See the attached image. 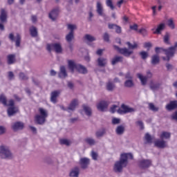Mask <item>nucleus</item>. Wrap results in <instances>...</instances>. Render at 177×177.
Wrapping results in <instances>:
<instances>
[{
	"instance_id": "obj_28",
	"label": "nucleus",
	"mask_w": 177,
	"mask_h": 177,
	"mask_svg": "<svg viewBox=\"0 0 177 177\" xmlns=\"http://www.w3.org/2000/svg\"><path fill=\"white\" fill-rule=\"evenodd\" d=\"M78 104V100H73L70 103L68 110H70L71 111H74L75 110V107H77V105Z\"/></svg>"
},
{
	"instance_id": "obj_62",
	"label": "nucleus",
	"mask_w": 177,
	"mask_h": 177,
	"mask_svg": "<svg viewBox=\"0 0 177 177\" xmlns=\"http://www.w3.org/2000/svg\"><path fill=\"white\" fill-rule=\"evenodd\" d=\"M153 46V44H151V42H145L144 44V48H148V50H150V48Z\"/></svg>"
},
{
	"instance_id": "obj_43",
	"label": "nucleus",
	"mask_w": 177,
	"mask_h": 177,
	"mask_svg": "<svg viewBox=\"0 0 177 177\" xmlns=\"http://www.w3.org/2000/svg\"><path fill=\"white\" fill-rule=\"evenodd\" d=\"M127 45L130 50H133V49L138 48V44L134 42L133 44H131V42L127 41Z\"/></svg>"
},
{
	"instance_id": "obj_53",
	"label": "nucleus",
	"mask_w": 177,
	"mask_h": 177,
	"mask_svg": "<svg viewBox=\"0 0 177 177\" xmlns=\"http://www.w3.org/2000/svg\"><path fill=\"white\" fill-rule=\"evenodd\" d=\"M60 143L61 145H65V146H70V145H71V142H70V140L67 139L60 140Z\"/></svg>"
},
{
	"instance_id": "obj_56",
	"label": "nucleus",
	"mask_w": 177,
	"mask_h": 177,
	"mask_svg": "<svg viewBox=\"0 0 177 177\" xmlns=\"http://www.w3.org/2000/svg\"><path fill=\"white\" fill-rule=\"evenodd\" d=\"M138 32L140 33V34H142V35L143 36V37H147V30H146V29H145V28H141V29H140L139 30H138Z\"/></svg>"
},
{
	"instance_id": "obj_35",
	"label": "nucleus",
	"mask_w": 177,
	"mask_h": 177,
	"mask_svg": "<svg viewBox=\"0 0 177 177\" xmlns=\"http://www.w3.org/2000/svg\"><path fill=\"white\" fill-rule=\"evenodd\" d=\"M16 62V55L11 54L8 55V64H13Z\"/></svg>"
},
{
	"instance_id": "obj_33",
	"label": "nucleus",
	"mask_w": 177,
	"mask_h": 177,
	"mask_svg": "<svg viewBox=\"0 0 177 177\" xmlns=\"http://www.w3.org/2000/svg\"><path fill=\"white\" fill-rule=\"evenodd\" d=\"M106 135V129H101L95 132L96 138H103Z\"/></svg>"
},
{
	"instance_id": "obj_37",
	"label": "nucleus",
	"mask_w": 177,
	"mask_h": 177,
	"mask_svg": "<svg viewBox=\"0 0 177 177\" xmlns=\"http://www.w3.org/2000/svg\"><path fill=\"white\" fill-rule=\"evenodd\" d=\"M73 39H74V33H73V32H69L66 36V41L68 44H71Z\"/></svg>"
},
{
	"instance_id": "obj_11",
	"label": "nucleus",
	"mask_w": 177,
	"mask_h": 177,
	"mask_svg": "<svg viewBox=\"0 0 177 177\" xmlns=\"http://www.w3.org/2000/svg\"><path fill=\"white\" fill-rule=\"evenodd\" d=\"M24 129V123L23 122H15L11 125V129L14 132H17V131H21Z\"/></svg>"
},
{
	"instance_id": "obj_47",
	"label": "nucleus",
	"mask_w": 177,
	"mask_h": 177,
	"mask_svg": "<svg viewBox=\"0 0 177 177\" xmlns=\"http://www.w3.org/2000/svg\"><path fill=\"white\" fill-rule=\"evenodd\" d=\"M145 140H146L147 143H153V137H151L149 133L145 134Z\"/></svg>"
},
{
	"instance_id": "obj_51",
	"label": "nucleus",
	"mask_w": 177,
	"mask_h": 177,
	"mask_svg": "<svg viewBox=\"0 0 177 177\" xmlns=\"http://www.w3.org/2000/svg\"><path fill=\"white\" fill-rule=\"evenodd\" d=\"M68 30H70L69 32L74 34V30H77V26L73 24H68Z\"/></svg>"
},
{
	"instance_id": "obj_45",
	"label": "nucleus",
	"mask_w": 177,
	"mask_h": 177,
	"mask_svg": "<svg viewBox=\"0 0 177 177\" xmlns=\"http://www.w3.org/2000/svg\"><path fill=\"white\" fill-rule=\"evenodd\" d=\"M19 79L21 81H28V77L23 72L19 73Z\"/></svg>"
},
{
	"instance_id": "obj_34",
	"label": "nucleus",
	"mask_w": 177,
	"mask_h": 177,
	"mask_svg": "<svg viewBox=\"0 0 177 177\" xmlns=\"http://www.w3.org/2000/svg\"><path fill=\"white\" fill-rule=\"evenodd\" d=\"M160 86H161V84L153 83V82H151L149 85V88L151 91H157L158 89H160Z\"/></svg>"
},
{
	"instance_id": "obj_10",
	"label": "nucleus",
	"mask_w": 177,
	"mask_h": 177,
	"mask_svg": "<svg viewBox=\"0 0 177 177\" xmlns=\"http://www.w3.org/2000/svg\"><path fill=\"white\" fill-rule=\"evenodd\" d=\"M136 110L133 108H131L124 104H122L121 109L118 110L119 114H127V113H135Z\"/></svg>"
},
{
	"instance_id": "obj_54",
	"label": "nucleus",
	"mask_w": 177,
	"mask_h": 177,
	"mask_svg": "<svg viewBox=\"0 0 177 177\" xmlns=\"http://www.w3.org/2000/svg\"><path fill=\"white\" fill-rule=\"evenodd\" d=\"M103 39L105 42H110V35L108 32H104L103 35Z\"/></svg>"
},
{
	"instance_id": "obj_17",
	"label": "nucleus",
	"mask_w": 177,
	"mask_h": 177,
	"mask_svg": "<svg viewBox=\"0 0 177 177\" xmlns=\"http://www.w3.org/2000/svg\"><path fill=\"white\" fill-rule=\"evenodd\" d=\"M154 146L159 149H165L167 147V142L164 140H157L154 142Z\"/></svg>"
},
{
	"instance_id": "obj_52",
	"label": "nucleus",
	"mask_w": 177,
	"mask_h": 177,
	"mask_svg": "<svg viewBox=\"0 0 177 177\" xmlns=\"http://www.w3.org/2000/svg\"><path fill=\"white\" fill-rule=\"evenodd\" d=\"M44 162H46V164H48L49 165H50L51 164H53V160H52L51 157L47 156L44 158Z\"/></svg>"
},
{
	"instance_id": "obj_38",
	"label": "nucleus",
	"mask_w": 177,
	"mask_h": 177,
	"mask_svg": "<svg viewBox=\"0 0 177 177\" xmlns=\"http://www.w3.org/2000/svg\"><path fill=\"white\" fill-rule=\"evenodd\" d=\"M0 103L3 104V106H8V98L5 94H1L0 95Z\"/></svg>"
},
{
	"instance_id": "obj_63",
	"label": "nucleus",
	"mask_w": 177,
	"mask_h": 177,
	"mask_svg": "<svg viewBox=\"0 0 177 177\" xmlns=\"http://www.w3.org/2000/svg\"><path fill=\"white\" fill-rule=\"evenodd\" d=\"M7 106H8V107H15V100H10L8 101V104H7Z\"/></svg>"
},
{
	"instance_id": "obj_61",
	"label": "nucleus",
	"mask_w": 177,
	"mask_h": 177,
	"mask_svg": "<svg viewBox=\"0 0 177 177\" xmlns=\"http://www.w3.org/2000/svg\"><path fill=\"white\" fill-rule=\"evenodd\" d=\"M6 133V127L3 126H0V136L3 135Z\"/></svg>"
},
{
	"instance_id": "obj_60",
	"label": "nucleus",
	"mask_w": 177,
	"mask_h": 177,
	"mask_svg": "<svg viewBox=\"0 0 177 177\" xmlns=\"http://www.w3.org/2000/svg\"><path fill=\"white\" fill-rule=\"evenodd\" d=\"M8 77V80L10 81H12V80H15V73H13V72L12 71H9Z\"/></svg>"
},
{
	"instance_id": "obj_44",
	"label": "nucleus",
	"mask_w": 177,
	"mask_h": 177,
	"mask_svg": "<svg viewBox=\"0 0 177 177\" xmlns=\"http://www.w3.org/2000/svg\"><path fill=\"white\" fill-rule=\"evenodd\" d=\"M85 142L90 146H94V145H96V141L95 140V139H93L92 138H86Z\"/></svg>"
},
{
	"instance_id": "obj_4",
	"label": "nucleus",
	"mask_w": 177,
	"mask_h": 177,
	"mask_svg": "<svg viewBox=\"0 0 177 177\" xmlns=\"http://www.w3.org/2000/svg\"><path fill=\"white\" fill-rule=\"evenodd\" d=\"M39 111L40 115H37L35 120L39 125H44L46 121V118H48V111L43 108H39Z\"/></svg>"
},
{
	"instance_id": "obj_58",
	"label": "nucleus",
	"mask_w": 177,
	"mask_h": 177,
	"mask_svg": "<svg viewBox=\"0 0 177 177\" xmlns=\"http://www.w3.org/2000/svg\"><path fill=\"white\" fill-rule=\"evenodd\" d=\"M129 28L133 31H138V28H139V26H138V24H133V25H130Z\"/></svg>"
},
{
	"instance_id": "obj_23",
	"label": "nucleus",
	"mask_w": 177,
	"mask_h": 177,
	"mask_svg": "<svg viewBox=\"0 0 177 177\" xmlns=\"http://www.w3.org/2000/svg\"><path fill=\"white\" fill-rule=\"evenodd\" d=\"M124 62V57L122 56H115L111 61L112 66H115L118 63H122Z\"/></svg>"
},
{
	"instance_id": "obj_32",
	"label": "nucleus",
	"mask_w": 177,
	"mask_h": 177,
	"mask_svg": "<svg viewBox=\"0 0 177 177\" xmlns=\"http://www.w3.org/2000/svg\"><path fill=\"white\" fill-rule=\"evenodd\" d=\"M125 88H133L135 86V83L133 80H126L124 84Z\"/></svg>"
},
{
	"instance_id": "obj_42",
	"label": "nucleus",
	"mask_w": 177,
	"mask_h": 177,
	"mask_svg": "<svg viewBox=\"0 0 177 177\" xmlns=\"http://www.w3.org/2000/svg\"><path fill=\"white\" fill-rule=\"evenodd\" d=\"M84 38L86 41H88V42H93V41H96V38L89 34L85 35Z\"/></svg>"
},
{
	"instance_id": "obj_41",
	"label": "nucleus",
	"mask_w": 177,
	"mask_h": 177,
	"mask_svg": "<svg viewBox=\"0 0 177 177\" xmlns=\"http://www.w3.org/2000/svg\"><path fill=\"white\" fill-rule=\"evenodd\" d=\"M160 139H170L171 138V133L168 131H162L160 136Z\"/></svg>"
},
{
	"instance_id": "obj_22",
	"label": "nucleus",
	"mask_w": 177,
	"mask_h": 177,
	"mask_svg": "<svg viewBox=\"0 0 177 177\" xmlns=\"http://www.w3.org/2000/svg\"><path fill=\"white\" fill-rule=\"evenodd\" d=\"M109 104H107V102L102 101L97 104V110H100V111H103L104 110H106Z\"/></svg>"
},
{
	"instance_id": "obj_14",
	"label": "nucleus",
	"mask_w": 177,
	"mask_h": 177,
	"mask_svg": "<svg viewBox=\"0 0 177 177\" xmlns=\"http://www.w3.org/2000/svg\"><path fill=\"white\" fill-rule=\"evenodd\" d=\"M108 28L109 30H115L116 34H121V32H122V29L121 28V26L115 24H108Z\"/></svg>"
},
{
	"instance_id": "obj_27",
	"label": "nucleus",
	"mask_w": 177,
	"mask_h": 177,
	"mask_svg": "<svg viewBox=\"0 0 177 177\" xmlns=\"http://www.w3.org/2000/svg\"><path fill=\"white\" fill-rule=\"evenodd\" d=\"M99 67H106L107 66V59L104 57H99L97 59Z\"/></svg>"
},
{
	"instance_id": "obj_55",
	"label": "nucleus",
	"mask_w": 177,
	"mask_h": 177,
	"mask_svg": "<svg viewBox=\"0 0 177 177\" xmlns=\"http://www.w3.org/2000/svg\"><path fill=\"white\" fill-rule=\"evenodd\" d=\"M169 34L168 32H166L165 37H164V42L165 44H169Z\"/></svg>"
},
{
	"instance_id": "obj_30",
	"label": "nucleus",
	"mask_w": 177,
	"mask_h": 177,
	"mask_svg": "<svg viewBox=\"0 0 177 177\" xmlns=\"http://www.w3.org/2000/svg\"><path fill=\"white\" fill-rule=\"evenodd\" d=\"M115 132L119 136L124 135V132H125V127L123 125L118 126L116 127Z\"/></svg>"
},
{
	"instance_id": "obj_12",
	"label": "nucleus",
	"mask_w": 177,
	"mask_h": 177,
	"mask_svg": "<svg viewBox=\"0 0 177 177\" xmlns=\"http://www.w3.org/2000/svg\"><path fill=\"white\" fill-rule=\"evenodd\" d=\"M91 164V159L88 158H82L80 160V165L82 169H87Z\"/></svg>"
},
{
	"instance_id": "obj_13",
	"label": "nucleus",
	"mask_w": 177,
	"mask_h": 177,
	"mask_svg": "<svg viewBox=\"0 0 177 177\" xmlns=\"http://www.w3.org/2000/svg\"><path fill=\"white\" fill-rule=\"evenodd\" d=\"M175 50H176V49L174 46L167 49H162V52H165V55H166L167 57H169L170 59L171 57H174Z\"/></svg>"
},
{
	"instance_id": "obj_9",
	"label": "nucleus",
	"mask_w": 177,
	"mask_h": 177,
	"mask_svg": "<svg viewBox=\"0 0 177 177\" xmlns=\"http://www.w3.org/2000/svg\"><path fill=\"white\" fill-rule=\"evenodd\" d=\"M138 167L141 168V169H147V168H150L151 167V160L149 159H142L138 160Z\"/></svg>"
},
{
	"instance_id": "obj_18",
	"label": "nucleus",
	"mask_w": 177,
	"mask_h": 177,
	"mask_svg": "<svg viewBox=\"0 0 177 177\" xmlns=\"http://www.w3.org/2000/svg\"><path fill=\"white\" fill-rule=\"evenodd\" d=\"M97 13L99 16H102V17H106V14H104V10H103V6L100 1L97 2Z\"/></svg>"
},
{
	"instance_id": "obj_1",
	"label": "nucleus",
	"mask_w": 177,
	"mask_h": 177,
	"mask_svg": "<svg viewBox=\"0 0 177 177\" xmlns=\"http://www.w3.org/2000/svg\"><path fill=\"white\" fill-rule=\"evenodd\" d=\"M132 160L133 155L132 153H122L119 160L115 162L113 171L115 174H122L124 168L128 167V159Z\"/></svg>"
},
{
	"instance_id": "obj_48",
	"label": "nucleus",
	"mask_w": 177,
	"mask_h": 177,
	"mask_svg": "<svg viewBox=\"0 0 177 177\" xmlns=\"http://www.w3.org/2000/svg\"><path fill=\"white\" fill-rule=\"evenodd\" d=\"M106 6L110 8L111 10H114V9H115V7H114V5H113V0H106Z\"/></svg>"
},
{
	"instance_id": "obj_50",
	"label": "nucleus",
	"mask_w": 177,
	"mask_h": 177,
	"mask_svg": "<svg viewBox=\"0 0 177 177\" xmlns=\"http://www.w3.org/2000/svg\"><path fill=\"white\" fill-rule=\"evenodd\" d=\"M91 156L92 157V159L94 161H97V158L99 157V154H97V152H95V151H92L91 153Z\"/></svg>"
},
{
	"instance_id": "obj_57",
	"label": "nucleus",
	"mask_w": 177,
	"mask_h": 177,
	"mask_svg": "<svg viewBox=\"0 0 177 177\" xmlns=\"http://www.w3.org/2000/svg\"><path fill=\"white\" fill-rule=\"evenodd\" d=\"M124 78H125V80H133V75H132V74H131V72H127L124 75Z\"/></svg>"
},
{
	"instance_id": "obj_21",
	"label": "nucleus",
	"mask_w": 177,
	"mask_h": 177,
	"mask_svg": "<svg viewBox=\"0 0 177 177\" xmlns=\"http://www.w3.org/2000/svg\"><path fill=\"white\" fill-rule=\"evenodd\" d=\"M57 16H59V9H54L49 13V18L51 19L53 21H55L56 19H57Z\"/></svg>"
},
{
	"instance_id": "obj_64",
	"label": "nucleus",
	"mask_w": 177,
	"mask_h": 177,
	"mask_svg": "<svg viewBox=\"0 0 177 177\" xmlns=\"http://www.w3.org/2000/svg\"><path fill=\"white\" fill-rule=\"evenodd\" d=\"M67 85L69 89H73L74 88V83H73L72 82H68Z\"/></svg>"
},
{
	"instance_id": "obj_15",
	"label": "nucleus",
	"mask_w": 177,
	"mask_h": 177,
	"mask_svg": "<svg viewBox=\"0 0 177 177\" xmlns=\"http://www.w3.org/2000/svg\"><path fill=\"white\" fill-rule=\"evenodd\" d=\"M58 77L59 78H67V77H68V75L67 74V71L66 70V66H60Z\"/></svg>"
},
{
	"instance_id": "obj_5",
	"label": "nucleus",
	"mask_w": 177,
	"mask_h": 177,
	"mask_svg": "<svg viewBox=\"0 0 177 177\" xmlns=\"http://www.w3.org/2000/svg\"><path fill=\"white\" fill-rule=\"evenodd\" d=\"M53 50H55V53H62L63 52L62 44L59 43L46 44V50H48L49 53H50Z\"/></svg>"
},
{
	"instance_id": "obj_8",
	"label": "nucleus",
	"mask_w": 177,
	"mask_h": 177,
	"mask_svg": "<svg viewBox=\"0 0 177 177\" xmlns=\"http://www.w3.org/2000/svg\"><path fill=\"white\" fill-rule=\"evenodd\" d=\"M8 38L12 41V42H15V46H17V48L20 46V44L21 42V36L20 34L17 33L15 39V35L13 33H10Z\"/></svg>"
},
{
	"instance_id": "obj_40",
	"label": "nucleus",
	"mask_w": 177,
	"mask_h": 177,
	"mask_svg": "<svg viewBox=\"0 0 177 177\" xmlns=\"http://www.w3.org/2000/svg\"><path fill=\"white\" fill-rule=\"evenodd\" d=\"M30 32L31 37H33L34 38H35V37H38V30L35 26H32L30 28Z\"/></svg>"
},
{
	"instance_id": "obj_26",
	"label": "nucleus",
	"mask_w": 177,
	"mask_h": 177,
	"mask_svg": "<svg viewBox=\"0 0 177 177\" xmlns=\"http://www.w3.org/2000/svg\"><path fill=\"white\" fill-rule=\"evenodd\" d=\"M167 110L171 111L177 109V101H171L169 104L166 106Z\"/></svg>"
},
{
	"instance_id": "obj_16",
	"label": "nucleus",
	"mask_w": 177,
	"mask_h": 177,
	"mask_svg": "<svg viewBox=\"0 0 177 177\" xmlns=\"http://www.w3.org/2000/svg\"><path fill=\"white\" fill-rule=\"evenodd\" d=\"M7 113L8 117H12V115H15L17 113H19V107L16 106H11L8 107L7 109Z\"/></svg>"
},
{
	"instance_id": "obj_59",
	"label": "nucleus",
	"mask_w": 177,
	"mask_h": 177,
	"mask_svg": "<svg viewBox=\"0 0 177 177\" xmlns=\"http://www.w3.org/2000/svg\"><path fill=\"white\" fill-rule=\"evenodd\" d=\"M120 122H121V120H120V118H114L112 120V124H113V125H117L118 124H120Z\"/></svg>"
},
{
	"instance_id": "obj_24",
	"label": "nucleus",
	"mask_w": 177,
	"mask_h": 177,
	"mask_svg": "<svg viewBox=\"0 0 177 177\" xmlns=\"http://www.w3.org/2000/svg\"><path fill=\"white\" fill-rule=\"evenodd\" d=\"M151 64L152 66H157V64H160V56L157 54L152 55Z\"/></svg>"
},
{
	"instance_id": "obj_39",
	"label": "nucleus",
	"mask_w": 177,
	"mask_h": 177,
	"mask_svg": "<svg viewBox=\"0 0 177 177\" xmlns=\"http://www.w3.org/2000/svg\"><path fill=\"white\" fill-rule=\"evenodd\" d=\"M165 28V24H160L158 26L156 30L153 32V34H161V31Z\"/></svg>"
},
{
	"instance_id": "obj_7",
	"label": "nucleus",
	"mask_w": 177,
	"mask_h": 177,
	"mask_svg": "<svg viewBox=\"0 0 177 177\" xmlns=\"http://www.w3.org/2000/svg\"><path fill=\"white\" fill-rule=\"evenodd\" d=\"M115 49L120 53V55H123L125 57H129L131 55H133V50H129V48H120L118 46H114Z\"/></svg>"
},
{
	"instance_id": "obj_49",
	"label": "nucleus",
	"mask_w": 177,
	"mask_h": 177,
	"mask_svg": "<svg viewBox=\"0 0 177 177\" xmlns=\"http://www.w3.org/2000/svg\"><path fill=\"white\" fill-rule=\"evenodd\" d=\"M140 56H141V59H142V60H146V59L149 57V53L146 51H141L140 53Z\"/></svg>"
},
{
	"instance_id": "obj_25",
	"label": "nucleus",
	"mask_w": 177,
	"mask_h": 177,
	"mask_svg": "<svg viewBox=\"0 0 177 177\" xmlns=\"http://www.w3.org/2000/svg\"><path fill=\"white\" fill-rule=\"evenodd\" d=\"M59 95H60V92L57 91H53L50 95V102H52V103H56Z\"/></svg>"
},
{
	"instance_id": "obj_3",
	"label": "nucleus",
	"mask_w": 177,
	"mask_h": 177,
	"mask_svg": "<svg viewBox=\"0 0 177 177\" xmlns=\"http://www.w3.org/2000/svg\"><path fill=\"white\" fill-rule=\"evenodd\" d=\"M15 156L10 149L5 145L0 146V158L2 160H12Z\"/></svg>"
},
{
	"instance_id": "obj_29",
	"label": "nucleus",
	"mask_w": 177,
	"mask_h": 177,
	"mask_svg": "<svg viewBox=\"0 0 177 177\" xmlns=\"http://www.w3.org/2000/svg\"><path fill=\"white\" fill-rule=\"evenodd\" d=\"M148 108L149 110L153 111V113H157L160 110V107L156 106V105H154V104L151 102L148 103Z\"/></svg>"
},
{
	"instance_id": "obj_2",
	"label": "nucleus",
	"mask_w": 177,
	"mask_h": 177,
	"mask_svg": "<svg viewBox=\"0 0 177 177\" xmlns=\"http://www.w3.org/2000/svg\"><path fill=\"white\" fill-rule=\"evenodd\" d=\"M68 67L72 73H74L76 70L80 74H88V69L85 66L73 60H68Z\"/></svg>"
},
{
	"instance_id": "obj_31",
	"label": "nucleus",
	"mask_w": 177,
	"mask_h": 177,
	"mask_svg": "<svg viewBox=\"0 0 177 177\" xmlns=\"http://www.w3.org/2000/svg\"><path fill=\"white\" fill-rule=\"evenodd\" d=\"M137 77L141 81L142 85L145 86L146 85V84H147V80H148L147 77L143 76L140 73L137 74Z\"/></svg>"
},
{
	"instance_id": "obj_19",
	"label": "nucleus",
	"mask_w": 177,
	"mask_h": 177,
	"mask_svg": "<svg viewBox=\"0 0 177 177\" xmlns=\"http://www.w3.org/2000/svg\"><path fill=\"white\" fill-rule=\"evenodd\" d=\"M106 88L109 92H113V91L115 89V84H114L113 81L109 79L106 84Z\"/></svg>"
},
{
	"instance_id": "obj_6",
	"label": "nucleus",
	"mask_w": 177,
	"mask_h": 177,
	"mask_svg": "<svg viewBox=\"0 0 177 177\" xmlns=\"http://www.w3.org/2000/svg\"><path fill=\"white\" fill-rule=\"evenodd\" d=\"M0 21V30L4 31L5 26H3V24L7 23L8 21V13L4 9L1 10Z\"/></svg>"
},
{
	"instance_id": "obj_46",
	"label": "nucleus",
	"mask_w": 177,
	"mask_h": 177,
	"mask_svg": "<svg viewBox=\"0 0 177 177\" xmlns=\"http://www.w3.org/2000/svg\"><path fill=\"white\" fill-rule=\"evenodd\" d=\"M167 26L171 30H175V24L174 23V19L172 18H170L169 19H168Z\"/></svg>"
},
{
	"instance_id": "obj_20",
	"label": "nucleus",
	"mask_w": 177,
	"mask_h": 177,
	"mask_svg": "<svg viewBox=\"0 0 177 177\" xmlns=\"http://www.w3.org/2000/svg\"><path fill=\"white\" fill-rule=\"evenodd\" d=\"M80 167H75L73 169H72L69 173L70 177H79L80 176Z\"/></svg>"
},
{
	"instance_id": "obj_36",
	"label": "nucleus",
	"mask_w": 177,
	"mask_h": 177,
	"mask_svg": "<svg viewBox=\"0 0 177 177\" xmlns=\"http://www.w3.org/2000/svg\"><path fill=\"white\" fill-rule=\"evenodd\" d=\"M83 110L84 111L86 115H88V117L92 115V109L91 107L86 105H83Z\"/></svg>"
}]
</instances>
